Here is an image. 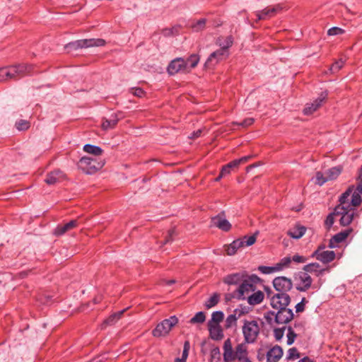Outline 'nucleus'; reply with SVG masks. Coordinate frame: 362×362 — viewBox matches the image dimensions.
Returning a JSON list of instances; mask_svg holds the SVG:
<instances>
[{
	"label": "nucleus",
	"instance_id": "1",
	"mask_svg": "<svg viewBox=\"0 0 362 362\" xmlns=\"http://www.w3.org/2000/svg\"><path fill=\"white\" fill-rule=\"evenodd\" d=\"M33 69L32 64H19L0 68V83L8 80H18L30 74Z\"/></svg>",
	"mask_w": 362,
	"mask_h": 362
},
{
	"label": "nucleus",
	"instance_id": "2",
	"mask_svg": "<svg viewBox=\"0 0 362 362\" xmlns=\"http://www.w3.org/2000/svg\"><path fill=\"white\" fill-rule=\"evenodd\" d=\"M242 332L244 337L243 341L247 344H254L259 334L260 327L257 320H244Z\"/></svg>",
	"mask_w": 362,
	"mask_h": 362
},
{
	"label": "nucleus",
	"instance_id": "3",
	"mask_svg": "<svg viewBox=\"0 0 362 362\" xmlns=\"http://www.w3.org/2000/svg\"><path fill=\"white\" fill-rule=\"evenodd\" d=\"M105 163L96 158L83 156L77 163L78 168L88 175H93L100 170Z\"/></svg>",
	"mask_w": 362,
	"mask_h": 362
},
{
	"label": "nucleus",
	"instance_id": "4",
	"mask_svg": "<svg viewBox=\"0 0 362 362\" xmlns=\"http://www.w3.org/2000/svg\"><path fill=\"white\" fill-rule=\"evenodd\" d=\"M105 45V41L103 39L90 38L78 40L71 42L65 45V49L68 52L76 51L78 49L88 48L92 47H102Z\"/></svg>",
	"mask_w": 362,
	"mask_h": 362
},
{
	"label": "nucleus",
	"instance_id": "5",
	"mask_svg": "<svg viewBox=\"0 0 362 362\" xmlns=\"http://www.w3.org/2000/svg\"><path fill=\"white\" fill-rule=\"evenodd\" d=\"M258 234L259 231H256L250 236L245 235L243 238L233 240L226 249L227 254L228 255H233L237 252L238 249L252 245L256 242Z\"/></svg>",
	"mask_w": 362,
	"mask_h": 362
},
{
	"label": "nucleus",
	"instance_id": "6",
	"mask_svg": "<svg viewBox=\"0 0 362 362\" xmlns=\"http://www.w3.org/2000/svg\"><path fill=\"white\" fill-rule=\"evenodd\" d=\"M177 322L178 319L175 315L170 316L169 318L163 320L153 329V336L155 337L166 336Z\"/></svg>",
	"mask_w": 362,
	"mask_h": 362
},
{
	"label": "nucleus",
	"instance_id": "7",
	"mask_svg": "<svg viewBox=\"0 0 362 362\" xmlns=\"http://www.w3.org/2000/svg\"><path fill=\"white\" fill-rule=\"evenodd\" d=\"M335 214L337 216H341L339 223L342 226H349L354 220V217H358L359 214L351 206L347 205V207L336 206Z\"/></svg>",
	"mask_w": 362,
	"mask_h": 362
},
{
	"label": "nucleus",
	"instance_id": "8",
	"mask_svg": "<svg viewBox=\"0 0 362 362\" xmlns=\"http://www.w3.org/2000/svg\"><path fill=\"white\" fill-rule=\"evenodd\" d=\"M231 41L229 39V42L226 44L225 48H220L214 52H212L207 58L204 67L206 69L214 68L218 62L222 61L223 59L228 55V48L230 47Z\"/></svg>",
	"mask_w": 362,
	"mask_h": 362
},
{
	"label": "nucleus",
	"instance_id": "9",
	"mask_svg": "<svg viewBox=\"0 0 362 362\" xmlns=\"http://www.w3.org/2000/svg\"><path fill=\"white\" fill-rule=\"evenodd\" d=\"M293 279L296 282V288L300 292L307 291L312 286L313 279L311 276L304 271L298 272L295 274Z\"/></svg>",
	"mask_w": 362,
	"mask_h": 362
},
{
	"label": "nucleus",
	"instance_id": "10",
	"mask_svg": "<svg viewBox=\"0 0 362 362\" xmlns=\"http://www.w3.org/2000/svg\"><path fill=\"white\" fill-rule=\"evenodd\" d=\"M247 344H248L245 341L238 344L232 353L231 359L228 360L226 362H233L235 360H238L240 362H252L248 356Z\"/></svg>",
	"mask_w": 362,
	"mask_h": 362
},
{
	"label": "nucleus",
	"instance_id": "11",
	"mask_svg": "<svg viewBox=\"0 0 362 362\" xmlns=\"http://www.w3.org/2000/svg\"><path fill=\"white\" fill-rule=\"evenodd\" d=\"M187 62L182 57H177L172 60L168 67L167 71L169 75L173 76L179 72H188Z\"/></svg>",
	"mask_w": 362,
	"mask_h": 362
},
{
	"label": "nucleus",
	"instance_id": "12",
	"mask_svg": "<svg viewBox=\"0 0 362 362\" xmlns=\"http://www.w3.org/2000/svg\"><path fill=\"white\" fill-rule=\"evenodd\" d=\"M291 297L286 293H278L271 298V306L274 309L285 308L291 303Z\"/></svg>",
	"mask_w": 362,
	"mask_h": 362
},
{
	"label": "nucleus",
	"instance_id": "13",
	"mask_svg": "<svg viewBox=\"0 0 362 362\" xmlns=\"http://www.w3.org/2000/svg\"><path fill=\"white\" fill-rule=\"evenodd\" d=\"M328 95V92L327 90L321 92L319 95L318 98H316L313 103H307L305 108L303 109V114L305 115H312L314 112H315L322 103L325 101Z\"/></svg>",
	"mask_w": 362,
	"mask_h": 362
},
{
	"label": "nucleus",
	"instance_id": "14",
	"mask_svg": "<svg viewBox=\"0 0 362 362\" xmlns=\"http://www.w3.org/2000/svg\"><path fill=\"white\" fill-rule=\"evenodd\" d=\"M273 286L276 291L279 293H286L293 287L291 279L286 276H277L273 280Z\"/></svg>",
	"mask_w": 362,
	"mask_h": 362
},
{
	"label": "nucleus",
	"instance_id": "15",
	"mask_svg": "<svg viewBox=\"0 0 362 362\" xmlns=\"http://www.w3.org/2000/svg\"><path fill=\"white\" fill-rule=\"evenodd\" d=\"M225 212L221 211L218 215L211 218V223L212 226H215L223 231H229L231 228V224L225 218Z\"/></svg>",
	"mask_w": 362,
	"mask_h": 362
},
{
	"label": "nucleus",
	"instance_id": "16",
	"mask_svg": "<svg viewBox=\"0 0 362 362\" xmlns=\"http://www.w3.org/2000/svg\"><path fill=\"white\" fill-rule=\"evenodd\" d=\"M276 313L275 322L276 324H287L291 322L294 317L293 312L291 309L285 308L277 309Z\"/></svg>",
	"mask_w": 362,
	"mask_h": 362
},
{
	"label": "nucleus",
	"instance_id": "17",
	"mask_svg": "<svg viewBox=\"0 0 362 362\" xmlns=\"http://www.w3.org/2000/svg\"><path fill=\"white\" fill-rule=\"evenodd\" d=\"M352 231L353 229L349 228L335 234L329 240L328 247L329 248L337 247L338 246V244L341 243L346 240V239L352 233Z\"/></svg>",
	"mask_w": 362,
	"mask_h": 362
},
{
	"label": "nucleus",
	"instance_id": "18",
	"mask_svg": "<svg viewBox=\"0 0 362 362\" xmlns=\"http://www.w3.org/2000/svg\"><path fill=\"white\" fill-rule=\"evenodd\" d=\"M65 178V174L59 169L54 170L47 173L45 182L47 185H54L62 181Z\"/></svg>",
	"mask_w": 362,
	"mask_h": 362
},
{
	"label": "nucleus",
	"instance_id": "19",
	"mask_svg": "<svg viewBox=\"0 0 362 362\" xmlns=\"http://www.w3.org/2000/svg\"><path fill=\"white\" fill-rule=\"evenodd\" d=\"M283 349L279 345H275L267 353V362H278L283 356Z\"/></svg>",
	"mask_w": 362,
	"mask_h": 362
},
{
	"label": "nucleus",
	"instance_id": "20",
	"mask_svg": "<svg viewBox=\"0 0 362 362\" xmlns=\"http://www.w3.org/2000/svg\"><path fill=\"white\" fill-rule=\"evenodd\" d=\"M78 225L77 219L71 220L64 225H58L54 230L56 236H61L67 231L76 228Z\"/></svg>",
	"mask_w": 362,
	"mask_h": 362
},
{
	"label": "nucleus",
	"instance_id": "21",
	"mask_svg": "<svg viewBox=\"0 0 362 362\" xmlns=\"http://www.w3.org/2000/svg\"><path fill=\"white\" fill-rule=\"evenodd\" d=\"M245 313L244 311L236 308L233 310V313L229 315L225 321L224 327L226 329H230L237 325L238 319Z\"/></svg>",
	"mask_w": 362,
	"mask_h": 362
},
{
	"label": "nucleus",
	"instance_id": "22",
	"mask_svg": "<svg viewBox=\"0 0 362 362\" xmlns=\"http://www.w3.org/2000/svg\"><path fill=\"white\" fill-rule=\"evenodd\" d=\"M245 277L244 273H234L226 276L223 281L228 285H237L241 284Z\"/></svg>",
	"mask_w": 362,
	"mask_h": 362
},
{
	"label": "nucleus",
	"instance_id": "23",
	"mask_svg": "<svg viewBox=\"0 0 362 362\" xmlns=\"http://www.w3.org/2000/svg\"><path fill=\"white\" fill-rule=\"evenodd\" d=\"M210 337L215 341H220L224 337L223 329L220 325H208Z\"/></svg>",
	"mask_w": 362,
	"mask_h": 362
},
{
	"label": "nucleus",
	"instance_id": "24",
	"mask_svg": "<svg viewBox=\"0 0 362 362\" xmlns=\"http://www.w3.org/2000/svg\"><path fill=\"white\" fill-rule=\"evenodd\" d=\"M306 227L296 223L293 228L287 231V235L293 239H300L306 232Z\"/></svg>",
	"mask_w": 362,
	"mask_h": 362
},
{
	"label": "nucleus",
	"instance_id": "25",
	"mask_svg": "<svg viewBox=\"0 0 362 362\" xmlns=\"http://www.w3.org/2000/svg\"><path fill=\"white\" fill-rule=\"evenodd\" d=\"M303 270L308 273H314L317 276H320L323 274L328 271V269H321L320 265L317 262L310 263L305 265Z\"/></svg>",
	"mask_w": 362,
	"mask_h": 362
},
{
	"label": "nucleus",
	"instance_id": "26",
	"mask_svg": "<svg viewBox=\"0 0 362 362\" xmlns=\"http://www.w3.org/2000/svg\"><path fill=\"white\" fill-rule=\"evenodd\" d=\"M238 289L239 295L243 297V300H245L249 293L253 292L256 290V286L252 285L250 283L244 279L240 284Z\"/></svg>",
	"mask_w": 362,
	"mask_h": 362
},
{
	"label": "nucleus",
	"instance_id": "27",
	"mask_svg": "<svg viewBox=\"0 0 362 362\" xmlns=\"http://www.w3.org/2000/svg\"><path fill=\"white\" fill-rule=\"evenodd\" d=\"M119 120V118L118 117L117 115L114 113L112 114L110 117L109 119L107 118H103L102 122V129L103 130H108L114 129L116 125L117 124Z\"/></svg>",
	"mask_w": 362,
	"mask_h": 362
},
{
	"label": "nucleus",
	"instance_id": "28",
	"mask_svg": "<svg viewBox=\"0 0 362 362\" xmlns=\"http://www.w3.org/2000/svg\"><path fill=\"white\" fill-rule=\"evenodd\" d=\"M279 10H280V8L276 6L272 8H266L261 11H258L256 13L257 21L266 20L268 18L272 17Z\"/></svg>",
	"mask_w": 362,
	"mask_h": 362
},
{
	"label": "nucleus",
	"instance_id": "29",
	"mask_svg": "<svg viewBox=\"0 0 362 362\" xmlns=\"http://www.w3.org/2000/svg\"><path fill=\"white\" fill-rule=\"evenodd\" d=\"M336 257V254L334 251L326 250L323 251L318 255L314 256L317 260L320 261L324 264H328L332 262Z\"/></svg>",
	"mask_w": 362,
	"mask_h": 362
},
{
	"label": "nucleus",
	"instance_id": "30",
	"mask_svg": "<svg viewBox=\"0 0 362 362\" xmlns=\"http://www.w3.org/2000/svg\"><path fill=\"white\" fill-rule=\"evenodd\" d=\"M354 189V185L349 186L348 189L339 197V204H338L337 206H344L346 208L347 205L351 206L350 203L349 202V197L352 194Z\"/></svg>",
	"mask_w": 362,
	"mask_h": 362
},
{
	"label": "nucleus",
	"instance_id": "31",
	"mask_svg": "<svg viewBox=\"0 0 362 362\" xmlns=\"http://www.w3.org/2000/svg\"><path fill=\"white\" fill-rule=\"evenodd\" d=\"M264 298V293L261 291H257L247 296V303L251 305H258L263 301Z\"/></svg>",
	"mask_w": 362,
	"mask_h": 362
},
{
	"label": "nucleus",
	"instance_id": "32",
	"mask_svg": "<svg viewBox=\"0 0 362 362\" xmlns=\"http://www.w3.org/2000/svg\"><path fill=\"white\" fill-rule=\"evenodd\" d=\"M223 360L226 362L228 360L231 359L232 353L233 352L231 340L230 338L227 339L223 344Z\"/></svg>",
	"mask_w": 362,
	"mask_h": 362
},
{
	"label": "nucleus",
	"instance_id": "33",
	"mask_svg": "<svg viewBox=\"0 0 362 362\" xmlns=\"http://www.w3.org/2000/svg\"><path fill=\"white\" fill-rule=\"evenodd\" d=\"M342 168L340 166L333 167L325 171L328 180H335L341 173Z\"/></svg>",
	"mask_w": 362,
	"mask_h": 362
},
{
	"label": "nucleus",
	"instance_id": "34",
	"mask_svg": "<svg viewBox=\"0 0 362 362\" xmlns=\"http://www.w3.org/2000/svg\"><path fill=\"white\" fill-rule=\"evenodd\" d=\"M83 149L85 152L94 156H100L103 152V149L100 146L91 144L84 145Z\"/></svg>",
	"mask_w": 362,
	"mask_h": 362
},
{
	"label": "nucleus",
	"instance_id": "35",
	"mask_svg": "<svg viewBox=\"0 0 362 362\" xmlns=\"http://www.w3.org/2000/svg\"><path fill=\"white\" fill-rule=\"evenodd\" d=\"M200 57L197 54H192L187 57L185 62H187V70L196 67L199 62Z\"/></svg>",
	"mask_w": 362,
	"mask_h": 362
},
{
	"label": "nucleus",
	"instance_id": "36",
	"mask_svg": "<svg viewBox=\"0 0 362 362\" xmlns=\"http://www.w3.org/2000/svg\"><path fill=\"white\" fill-rule=\"evenodd\" d=\"M224 317V314L222 311H215L211 315V320L208 322V325H219Z\"/></svg>",
	"mask_w": 362,
	"mask_h": 362
},
{
	"label": "nucleus",
	"instance_id": "37",
	"mask_svg": "<svg viewBox=\"0 0 362 362\" xmlns=\"http://www.w3.org/2000/svg\"><path fill=\"white\" fill-rule=\"evenodd\" d=\"M220 300V295L217 293H214L206 302L205 307L207 309L211 308L217 305Z\"/></svg>",
	"mask_w": 362,
	"mask_h": 362
},
{
	"label": "nucleus",
	"instance_id": "38",
	"mask_svg": "<svg viewBox=\"0 0 362 362\" xmlns=\"http://www.w3.org/2000/svg\"><path fill=\"white\" fill-rule=\"evenodd\" d=\"M206 320V315L203 311H199L195 314V315L192 317L189 320V323L194 324H202Z\"/></svg>",
	"mask_w": 362,
	"mask_h": 362
},
{
	"label": "nucleus",
	"instance_id": "39",
	"mask_svg": "<svg viewBox=\"0 0 362 362\" xmlns=\"http://www.w3.org/2000/svg\"><path fill=\"white\" fill-rule=\"evenodd\" d=\"M361 193H359L358 191H353L352 195H351V206H358L361 204L362 200L360 195Z\"/></svg>",
	"mask_w": 362,
	"mask_h": 362
},
{
	"label": "nucleus",
	"instance_id": "40",
	"mask_svg": "<svg viewBox=\"0 0 362 362\" xmlns=\"http://www.w3.org/2000/svg\"><path fill=\"white\" fill-rule=\"evenodd\" d=\"M16 129L19 131H25L30 128V122L25 119H20L16 122Z\"/></svg>",
	"mask_w": 362,
	"mask_h": 362
},
{
	"label": "nucleus",
	"instance_id": "41",
	"mask_svg": "<svg viewBox=\"0 0 362 362\" xmlns=\"http://www.w3.org/2000/svg\"><path fill=\"white\" fill-rule=\"evenodd\" d=\"M337 216V214H335V209H334V211L329 214L327 216L325 221V226L327 228V230H329L331 227L332 226L333 223H334V216Z\"/></svg>",
	"mask_w": 362,
	"mask_h": 362
},
{
	"label": "nucleus",
	"instance_id": "42",
	"mask_svg": "<svg viewBox=\"0 0 362 362\" xmlns=\"http://www.w3.org/2000/svg\"><path fill=\"white\" fill-rule=\"evenodd\" d=\"M233 298H236L238 300H243V297L239 295L238 288L235 289L233 292L225 294V300L226 303L230 301Z\"/></svg>",
	"mask_w": 362,
	"mask_h": 362
},
{
	"label": "nucleus",
	"instance_id": "43",
	"mask_svg": "<svg viewBox=\"0 0 362 362\" xmlns=\"http://www.w3.org/2000/svg\"><path fill=\"white\" fill-rule=\"evenodd\" d=\"M316 184L319 185H324L326 182L329 181L326 175L320 171H317L315 175Z\"/></svg>",
	"mask_w": 362,
	"mask_h": 362
},
{
	"label": "nucleus",
	"instance_id": "44",
	"mask_svg": "<svg viewBox=\"0 0 362 362\" xmlns=\"http://www.w3.org/2000/svg\"><path fill=\"white\" fill-rule=\"evenodd\" d=\"M300 358V354L296 348L293 347L288 350L286 359L287 360H294Z\"/></svg>",
	"mask_w": 362,
	"mask_h": 362
},
{
	"label": "nucleus",
	"instance_id": "45",
	"mask_svg": "<svg viewBox=\"0 0 362 362\" xmlns=\"http://www.w3.org/2000/svg\"><path fill=\"white\" fill-rule=\"evenodd\" d=\"M288 333H287V344L291 345L296 337V334L291 326L287 327Z\"/></svg>",
	"mask_w": 362,
	"mask_h": 362
},
{
	"label": "nucleus",
	"instance_id": "46",
	"mask_svg": "<svg viewBox=\"0 0 362 362\" xmlns=\"http://www.w3.org/2000/svg\"><path fill=\"white\" fill-rule=\"evenodd\" d=\"M291 262V257H285L282 258L279 263L276 264V267L278 268V271L282 269L284 267H286Z\"/></svg>",
	"mask_w": 362,
	"mask_h": 362
},
{
	"label": "nucleus",
	"instance_id": "47",
	"mask_svg": "<svg viewBox=\"0 0 362 362\" xmlns=\"http://www.w3.org/2000/svg\"><path fill=\"white\" fill-rule=\"evenodd\" d=\"M238 162L235 160H232L228 164L223 165L222 167V170H223V173H226L227 175L230 174L231 169L238 168Z\"/></svg>",
	"mask_w": 362,
	"mask_h": 362
},
{
	"label": "nucleus",
	"instance_id": "48",
	"mask_svg": "<svg viewBox=\"0 0 362 362\" xmlns=\"http://www.w3.org/2000/svg\"><path fill=\"white\" fill-rule=\"evenodd\" d=\"M259 271L262 274H269L274 272L278 271V268L275 267H267V266H259L258 268Z\"/></svg>",
	"mask_w": 362,
	"mask_h": 362
},
{
	"label": "nucleus",
	"instance_id": "49",
	"mask_svg": "<svg viewBox=\"0 0 362 362\" xmlns=\"http://www.w3.org/2000/svg\"><path fill=\"white\" fill-rule=\"evenodd\" d=\"M344 64V62L342 59H339L333 63L330 67V71L332 73L339 71Z\"/></svg>",
	"mask_w": 362,
	"mask_h": 362
},
{
	"label": "nucleus",
	"instance_id": "50",
	"mask_svg": "<svg viewBox=\"0 0 362 362\" xmlns=\"http://www.w3.org/2000/svg\"><path fill=\"white\" fill-rule=\"evenodd\" d=\"M211 361L216 360L217 361H219L221 360V351L218 346L214 347L211 350Z\"/></svg>",
	"mask_w": 362,
	"mask_h": 362
},
{
	"label": "nucleus",
	"instance_id": "51",
	"mask_svg": "<svg viewBox=\"0 0 362 362\" xmlns=\"http://www.w3.org/2000/svg\"><path fill=\"white\" fill-rule=\"evenodd\" d=\"M344 33V30L339 27H332L327 30V35L329 36L342 35Z\"/></svg>",
	"mask_w": 362,
	"mask_h": 362
},
{
	"label": "nucleus",
	"instance_id": "52",
	"mask_svg": "<svg viewBox=\"0 0 362 362\" xmlns=\"http://www.w3.org/2000/svg\"><path fill=\"white\" fill-rule=\"evenodd\" d=\"M308 301L306 300L305 298H303L301 299V301L296 305V306H295L296 312L297 313H303L305 309V305H306V303H308Z\"/></svg>",
	"mask_w": 362,
	"mask_h": 362
},
{
	"label": "nucleus",
	"instance_id": "53",
	"mask_svg": "<svg viewBox=\"0 0 362 362\" xmlns=\"http://www.w3.org/2000/svg\"><path fill=\"white\" fill-rule=\"evenodd\" d=\"M276 318V312L274 311H268L264 314V319L269 325H272L273 321H275Z\"/></svg>",
	"mask_w": 362,
	"mask_h": 362
},
{
	"label": "nucleus",
	"instance_id": "54",
	"mask_svg": "<svg viewBox=\"0 0 362 362\" xmlns=\"http://www.w3.org/2000/svg\"><path fill=\"white\" fill-rule=\"evenodd\" d=\"M245 280H246L253 286H256L257 284L261 283L262 281V280L256 274H252L247 279H245Z\"/></svg>",
	"mask_w": 362,
	"mask_h": 362
},
{
	"label": "nucleus",
	"instance_id": "55",
	"mask_svg": "<svg viewBox=\"0 0 362 362\" xmlns=\"http://www.w3.org/2000/svg\"><path fill=\"white\" fill-rule=\"evenodd\" d=\"M286 328V327H283L281 328H275L274 329V335L276 340H280L284 337V331Z\"/></svg>",
	"mask_w": 362,
	"mask_h": 362
},
{
	"label": "nucleus",
	"instance_id": "56",
	"mask_svg": "<svg viewBox=\"0 0 362 362\" xmlns=\"http://www.w3.org/2000/svg\"><path fill=\"white\" fill-rule=\"evenodd\" d=\"M177 29L175 28H164L162 30L161 33L165 37H170L177 34Z\"/></svg>",
	"mask_w": 362,
	"mask_h": 362
},
{
	"label": "nucleus",
	"instance_id": "57",
	"mask_svg": "<svg viewBox=\"0 0 362 362\" xmlns=\"http://www.w3.org/2000/svg\"><path fill=\"white\" fill-rule=\"evenodd\" d=\"M131 93L139 98H142L145 95L144 90L141 88H133L131 90Z\"/></svg>",
	"mask_w": 362,
	"mask_h": 362
},
{
	"label": "nucleus",
	"instance_id": "58",
	"mask_svg": "<svg viewBox=\"0 0 362 362\" xmlns=\"http://www.w3.org/2000/svg\"><path fill=\"white\" fill-rule=\"evenodd\" d=\"M189 348H190L189 341H185L184 343V347H183L182 355V358H185L187 360Z\"/></svg>",
	"mask_w": 362,
	"mask_h": 362
},
{
	"label": "nucleus",
	"instance_id": "59",
	"mask_svg": "<svg viewBox=\"0 0 362 362\" xmlns=\"http://www.w3.org/2000/svg\"><path fill=\"white\" fill-rule=\"evenodd\" d=\"M253 122H254V119L250 117V118L245 119L240 123L235 122V124L238 125H240L243 127H247L252 125L253 124Z\"/></svg>",
	"mask_w": 362,
	"mask_h": 362
},
{
	"label": "nucleus",
	"instance_id": "60",
	"mask_svg": "<svg viewBox=\"0 0 362 362\" xmlns=\"http://www.w3.org/2000/svg\"><path fill=\"white\" fill-rule=\"evenodd\" d=\"M206 24V19L201 18L197 21V23L193 25V28L196 30H202L204 28Z\"/></svg>",
	"mask_w": 362,
	"mask_h": 362
},
{
	"label": "nucleus",
	"instance_id": "61",
	"mask_svg": "<svg viewBox=\"0 0 362 362\" xmlns=\"http://www.w3.org/2000/svg\"><path fill=\"white\" fill-rule=\"evenodd\" d=\"M291 261H293L296 263H304L307 261V258L299 255H295L291 258Z\"/></svg>",
	"mask_w": 362,
	"mask_h": 362
},
{
	"label": "nucleus",
	"instance_id": "62",
	"mask_svg": "<svg viewBox=\"0 0 362 362\" xmlns=\"http://www.w3.org/2000/svg\"><path fill=\"white\" fill-rule=\"evenodd\" d=\"M175 233V231L174 229H172V230H170L168 231V235L166 236L165 240H164V243L163 244H167L168 243H170L173 241V236L174 235V234Z\"/></svg>",
	"mask_w": 362,
	"mask_h": 362
},
{
	"label": "nucleus",
	"instance_id": "63",
	"mask_svg": "<svg viewBox=\"0 0 362 362\" xmlns=\"http://www.w3.org/2000/svg\"><path fill=\"white\" fill-rule=\"evenodd\" d=\"M117 320L116 319L115 315L112 314L104 321V324L107 325H111L115 324Z\"/></svg>",
	"mask_w": 362,
	"mask_h": 362
},
{
	"label": "nucleus",
	"instance_id": "64",
	"mask_svg": "<svg viewBox=\"0 0 362 362\" xmlns=\"http://www.w3.org/2000/svg\"><path fill=\"white\" fill-rule=\"evenodd\" d=\"M326 245L325 244L320 245L313 252L311 255V257H314L315 255H318L319 253L325 251Z\"/></svg>",
	"mask_w": 362,
	"mask_h": 362
}]
</instances>
